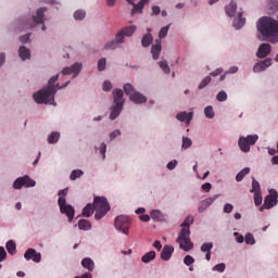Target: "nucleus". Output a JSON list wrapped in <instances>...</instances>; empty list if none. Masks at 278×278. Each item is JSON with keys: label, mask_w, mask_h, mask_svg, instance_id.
I'll use <instances>...</instances> for the list:
<instances>
[{"label": "nucleus", "mask_w": 278, "mask_h": 278, "mask_svg": "<svg viewBox=\"0 0 278 278\" xmlns=\"http://www.w3.org/2000/svg\"><path fill=\"white\" fill-rule=\"evenodd\" d=\"M60 75L52 76L49 81H48V87L46 89L39 90L37 93H34V100L36 103L42 104L45 103L46 105H55V92L58 90H62V88H66L68 84H71V80H67L64 85L60 86L58 84L55 86V81H58Z\"/></svg>", "instance_id": "f257e3e1"}, {"label": "nucleus", "mask_w": 278, "mask_h": 278, "mask_svg": "<svg viewBox=\"0 0 278 278\" xmlns=\"http://www.w3.org/2000/svg\"><path fill=\"white\" fill-rule=\"evenodd\" d=\"M256 29L258 34L264 38V40H268L273 45L278 42V22L277 20H273V17L263 16L256 23Z\"/></svg>", "instance_id": "f03ea898"}, {"label": "nucleus", "mask_w": 278, "mask_h": 278, "mask_svg": "<svg viewBox=\"0 0 278 278\" xmlns=\"http://www.w3.org/2000/svg\"><path fill=\"white\" fill-rule=\"evenodd\" d=\"M194 223V217L188 216L181 224V230L178 233V238L176 239V242L179 243V248L182 249V251H192L194 249V243H192V240H190V225Z\"/></svg>", "instance_id": "7ed1b4c3"}, {"label": "nucleus", "mask_w": 278, "mask_h": 278, "mask_svg": "<svg viewBox=\"0 0 278 278\" xmlns=\"http://www.w3.org/2000/svg\"><path fill=\"white\" fill-rule=\"evenodd\" d=\"M124 93L122 89H114L113 90V103L114 105L111 108L110 119L116 121L121 113L123 112V105H125V99H123Z\"/></svg>", "instance_id": "20e7f679"}, {"label": "nucleus", "mask_w": 278, "mask_h": 278, "mask_svg": "<svg viewBox=\"0 0 278 278\" xmlns=\"http://www.w3.org/2000/svg\"><path fill=\"white\" fill-rule=\"evenodd\" d=\"M68 194V188L62 189L59 191V207L61 214H65L68 218V222L73 220L75 218V208L71 204H66V195Z\"/></svg>", "instance_id": "39448f33"}, {"label": "nucleus", "mask_w": 278, "mask_h": 278, "mask_svg": "<svg viewBox=\"0 0 278 278\" xmlns=\"http://www.w3.org/2000/svg\"><path fill=\"white\" fill-rule=\"evenodd\" d=\"M124 92L129 97V100L132 101V103H147V97L136 91L131 84L124 85Z\"/></svg>", "instance_id": "423d86ee"}, {"label": "nucleus", "mask_w": 278, "mask_h": 278, "mask_svg": "<svg viewBox=\"0 0 278 278\" xmlns=\"http://www.w3.org/2000/svg\"><path fill=\"white\" fill-rule=\"evenodd\" d=\"M257 140H260V136L249 135L247 137H240L238 144L243 153H249V151H251V147H253Z\"/></svg>", "instance_id": "0eeeda50"}, {"label": "nucleus", "mask_w": 278, "mask_h": 278, "mask_svg": "<svg viewBox=\"0 0 278 278\" xmlns=\"http://www.w3.org/2000/svg\"><path fill=\"white\" fill-rule=\"evenodd\" d=\"M278 203V192L275 189L269 190V194L266 195L264 200V204L260 206V212H264V210H273L275 205Z\"/></svg>", "instance_id": "6e6552de"}, {"label": "nucleus", "mask_w": 278, "mask_h": 278, "mask_svg": "<svg viewBox=\"0 0 278 278\" xmlns=\"http://www.w3.org/2000/svg\"><path fill=\"white\" fill-rule=\"evenodd\" d=\"M129 227H131V220L125 215H119L115 218V228L117 231H122L125 236H129Z\"/></svg>", "instance_id": "1a4fd4ad"}, {"label": "nucleus", "mask_w": 278, "mask_h": 278, "mask_svg": "<svg viewBox=\"0 0 278 278\" xmlns=\"http://www.w3.org/2000/svg\"><path fill=\"white\" fill-rule=\"evenodd\" d=\"M23 186H25V188H34V186H36V181L34 179H30L29 176H24L17 178L13 184V188L15 190H21Z\"/></svg>", "instance_id": "9d476101"}, {"label": "nucleus", "mask_w": 278, "mask_h": 278, "mask_svg": "<svg viewBox=\"0 0 278 278\" xmlns=\"http://www.w3.org/2000/svg\"><path fill=\"white\" fill-rule=\"evenodd\" d=\"M93 207L94 210H103L110 212V203L108 199L103 197H96L93 200Z\"/></svg>", "instance_id": "9b49d317"}, {"label": "nucleus", "mask_w": 278, "mask_h": 278, "mask_svg": "<svg viewBox=\"0 0 278 278\" xmlns=\"http://www.w3.org/2000/svg\"><path fill=\"white\" fill-rule=\"evenodd\" d=\"M24 257L27 261L33 260V262H35L36 264L42 262V255L31 248L26 250V252L24 253Z\"/></svg>", "instance_id": "f8f14e48"}, {"label": "nucleus", "mask_w": 278, "mask_h": 278, "mask_svg": "<svg viewBox=\"0 0 278 278\" xmlns=\"http://www.w3.org/2000/svg\"><path fill=\"white\" fill-rule=\"evenodd\" d=\"M81 63H74L70 67H65L62 71V75H74L73 77H77L81 72Z\"/></svg>", "instance_id": "ddd939ff"}, {"label": "nucleus", "mask_w": 278, "mask_h": 278, "mask_svg": "<svg viewBox=\"0 0 278 278\" xmlns=\"http://www.w3.org/2000/svg\"><path fill=\"white\" fill-rule=\"evenodd\" d=\"M270 51H273V47L270 46V43H262L258 47L256 56L260 59L267 58V55H270Z\"/></svg>", "instance_id": "4468645a"}, {"label": "nucleus", "mask_w": 278, "mask_h": 278, "mask_svg": "<svg viewBox=\"0 0 278 278\" xmlns=\"http://www.w3.org/2000/svg\"><path fill=\"white\" fill-rule=\"evenodd\" d=\"M270 64H273V59L267 58L264 61L256 63L253 67V71L254 73H262V71H266Z\"/></svg>", "instance_id": "2eb2a0df"}, {"label": "nucleus", "mask_w": 278, "mask_h": 278, "mask_svg": "<svg viewBox=\"0 0 278 278\" xmlns=\"http://www.w3.org/2000/svg\"><path fill=\"white\" fill-rule=\"evenodd\" d=\"M216 199H218V195H213L211 198H206L205 200H203L202 202H200V205L198 207V211L200 213H203L207 210V207H210V205H212V203H214L216 201Z\"/></svg>", "instance_id": "dca6fc26"}, {"label": "nucleus", "mask_w": 278, "mask_h": 278, "mask_svg": "<svg viewBox=\"0 0 278 278\" xmlns=\"http://www.w3.org/2000/svg\"><path fill=\"white\" fill-rule=\"evenodd\" d=\"M175 252V248L172 245H165L161 252V260L164 262H168L170 257H173V253Z\"/></svg>", "instance_id": "f3484780"}, {"label": "nucleus", "mask_w": 278, "mask_h": 278, "mask_svg": "<svg viewBox=\"0 0 278 278\" xmlns=\"http://www.w3.org/2000/svg\"><path fill=\"white\" fill-rule=\"evenodd\" d=\"M151 53L153 60H160V53H162V41L160 39L155 40V45L151 48Z\"/></svg>", "instance_id": "a211bd4d"}, {"label": "nucleus", "mask_w": 278, "mask_h": 278, "mask_svg": "<svg viewBox=\"0 0 278 278\" xmlns=\"http://www.w3.org/2000/svg\"><path fill=\"white\" fill-rule=\"evenodd\" d=\"M176 118L181 123H186V125H190V121H192V112H179L176 115Z\"/></svg>", "instance_id": "6ab92c4d"}, {"label": "nucleus", "mask_w": 278, "mask_h": 278, "mask_svg": "<svg viewBox=\"0 0 278 278\" xmlns=\"http://www.w3.org/2000/svg\"><path fill=\"white\" fill-rule=\"evenodd\" d=\"M45 12H47L46 8H40L37 10V15L33 16V23H35V25L45 23Z\"/></svg>", "instance_id": "aec40b11"}, {"label": "nucleus", "mask_w": 278, "mask_h": 278, "mask_svg": "<svg viewBox=\"0 0 278 278\" xmlns=\"http://www.w3.org/2000/svg\"><path fill=\"white\" fill-rule=\"evenodd\" d=\"M226 14L227 16H229L230 18L236 16V11L238 10V4L233 1H231L226 8Z\"/></svg>", "instance_id": "412c9836"}, {"label": "nucleus", "mask_w": 278, "mask_h": 278, "mask_svg": "<svg viewBox=\"0 0 278 278\" xmlns=\"http://www.w3.org/2000/svg\"><path fill=\"white\" fill-rule=\"evenodd\" d=\"M18 54H20L21 60H23V62H25V60H29V58H31V52L25 46L20 47Z\"/></svg>", "instance_id": "4be33fe9"}, {"label": "nucleus", "mask_w": 278, "mask_h": 278, "mask_svg": "<svg viewBox=\"0 0 278 278\" xmlns=\"http://www.w3.org/2000/svg\"><path fill=\"white\" fill-rule=\"evenodd\" d=\"M92 214H94V205L89 203L83 208V216H85V218H90Z\"/></svg>", "instance_id": "5701e85b"}, {"label": "nucleus", "mask_w": 278, "mask_h": 278, "mask_svg": "<svg viewBox=\"0 0 278 278\" xmlns=\"http://www.w3.org/2000/svg\"><path fill=\"white\" fill-rule=\"evenodd\" d=\"M78 228L83 231H88L89 229L92 228V224H90V222L87 219H80L78 222Z\"/></svg>", "instance_id": "b1692460"}, {"label": "nucleus", "mask_w": 278, "mask_h": 278, "mask_svg": "<svg viewBox=\"0 0 278 278\" xmlns=\"http://www.w3.org/2000/svg\"><path fill=\"white\" fill-rule=\"evenodd\" d=\"M153 260H155V251H150L141 257L143 264H149V262H153Z\"/></svg>", "instance_id": "393cba45"}, {"label": "nucleus", "mask_w": 278, "mask_h": 278, "mask_svg": "<svg viewBox=\"0 0 278 278\" xmlns=\"http://www.w3.org/2000/svg\"><path fill=\"white\" fill-rule=\"evenodd\" d=\"M134 8L130 12L131 16H134V14H142V10H144V2L140 1L138 4H132Z\"/></svg>", "instance_id": "a878e982"}, {"label": "nucleus", "mask_w": 278, "mask_h": 278, "mask_svg": "<svg viewBox=\"0 0 278 278\" xmlns=\"http://www.w3.org/2000/svg\"><path fill=\"white\" fill-rule=\"evenodd\" d=\"M81 266H84V268H87V270H94V262L91 258H84L81 261Z\"/></svg>", "instance_id": "bb28decb"}, {"label": "nucleus", "mask_w": 278, "mask_h": 278, "mask_svg": "<svg viewBox=\"0 0 278 278\" xmlns=\"http://www.w3.org/2000/svg\"><path fill=\"white\" fill-rule=\"evenodd\" d=\"M152 42H153V35L151 34L144 35L141 39L142 47H149L152 45Z\"/></svg>", "instance_id": "cd10ccee"}, {"label": "nucleus", "mask_w": 278, "mask_h": 278, "mask_svg": "<svg viewBox=\"0 0 278 278\" xmlns=\"http://www.w3.org/2000/svg\"><path fill=\"white\" fill-rule=\"evenodd\" d=\"M249 173H251V168H249V167L243 168L241 172H239L237 174L236 180L242 181V179H244V177H247V175H249Z\"/></svg>", "instance_id": "c85d7f7f"}, {"label": "nucleus", "mask_w": 278, "mask_h": 278, "mask_svg": "<svg viewBox=\"0 0 278 278\" xmlns=\"http://www.w3.org/2000/svg\"><path fill=\"white\" fill-rule=\"evenodd\" d=\"M7 251L10 253V255H14L16 253V243L12 240L7 242Z\"/></svg>", "instance_id": "c756f323"}, {"label": "nucleus", "mask_w": 278, "mask_h": 278, "mask_svg": "<svg viewBox=\"0 0 278 278\" xmlns=\"http://www.w3.org/2000/svg\"><path fill=\"white\" fill-rule=\"evenodd\" d=\"M252 193H260L262 192V187L260 186V182L255 180V178L252 179V189L250 190Z\"/></svg>", "instance_id": "7c9ffc66"}, {"label": "nucleus", "mask_w": 278, "mask_h": 278, "mask_svg": "<svg viewBox=\"0 0 278 278\" xmlns=\"http://www.w3.org/2000/svg\"><path fill=\"white\" fill-rule=\"evenodd\" d=\"M160 68L165 73V75H170V66H168L167 61H161L159 62Z\"/></svg>", "instance_id": "2f4dec72"}, {"label": "nucleus", "mask_w": 278, "mask_h": 278, "mask_svg": "<svg viewBox=\"0 0 278 278\" xmlns=\"http://www.w3.org/2000/svg\"><path fill=\"white\" fill-rule=\"evenodd\" d=\"M58 140H60V132L54 131L48 137L49 144H55Z\"/></svg>", "instance_id": "473e14b6"}, {"label": "nucleus", "mask_w": 278, "mask_h": 278, "mask_svg": "<svg viewBox=\"0 0 278 278\" xmlns=\"http://www.w3.org/2000/svg\"><path fill=\"white\" fill-rule=\"evenodd\" d=\"M125 30L121 29L116 36H115V41L117 42V45H123V42H125Z\"/></svg>", "instance_id": "72a5a7b5"}, {"label": "nucleus", "mask_w": 278, "mask_h": 278, "mask_svg": "<svg viewBox=\"0 0 278 278\" xmlns=\"http://www.w3.org/2000/svg\"><path fill=\"white\" fill-rule=\"evenodd\" d=\"M170 29V24L164 26L161 28L160 33H159V40L164 39L166 36H168V30Z\"/></svg>", "instance_id": "f704fd0d"}, {"label": "nucleus", "mask_w": 278, "mask_h": 278, "mask_svg": "<svg viewBox=\"0 0 278 278\" xmlns=\"http://www.w3.org/2000/svg\"><path fill=\"white\" fill-rule=\"evenodd\" d=\"M118 47V43L115 40H111L104 45L105 51H114Z\"/></svg>", "instance_id": "c9c22d12"}, {"label": "nucleus", "mask_w": 278, "mask_h": 278, "mask_svg": "<svg viewBox=\"0 0 278 278\" xmlns=\"http://www.w3.org/2000/svg\"><path fill=\"white\" fill-rule=\"evenodd\" d=\"M81 175H84V172L81 169H74L71 173L70 178L72 181H75V179H79V177H81Z\"/></svg>", "instance_id": "e433bc0d"}, {"label": "nucleus", "mask_w": 278, "mask_h": 278, "mask_svg": "<svg viewBox=\"0 0 278 278\" xmlns=\"http://www.w3.org/2000/svg\"><path fill=\"white\" fill-rule=\"evenodd\" d=\"M74 18L75 21H84V18H86V11L84 10H77L74 13Z\"/></svg>", "instance_id": "4c0bfd02"}, {"label": "nucleus", "mask_w": 278, "mask_h": 278, "mask_svg": "<svg viewBox=\"0 0 278 278\" xmlns=\"http://www.w3.org/2000/svg\"><path fill=\"white\" fill-rule=\"evenodd\" d=\"M122 31H124V35L126 36H134V33L136 31V26H126L122 28Z\"/></svg>", "instance_id": "58836bf2"}, {"label": "nucleus", "mask_w": 278, "mask_h": 278, "mask_svg": "<svg viewBox=\"0 0 278 278\" xmlns=\"http://www.w3.org/2000/svg\"><path fill=\"white\" fill-rule=\"evenodd\" d=\"M212 249H214V244L212 242L203 243L201 247L202 253H210L212 252Z\"/></svg>", "instance_id": "ea45409f"}, {"label": "nucleus", "mask_w": 278, "mask_h": 278, "mask_svg": "<svg viewBox=\"0 0 278 278\" xmlns=\"http://www.w3.org/2000/svg\"><path fill=\"white\" fill-rule=\"evenodd\" d=\"M108 212L109 211L96 208V214H94L96 220H101V218H103L105 214H108Z\"/></svg>", "instance_id": "a19ab883"}, {"label": "nucleus", "mask_w": 278, "mask_h": 278, "mask_svg": "<svg viewBox=\"0 0 278 278\" xmlns=\"http://www.w3.org/2000/svg\"><path fill=\"white\" fill-rule=\"evenodd\" d=\"M190 147H192V139L188 138V137H182V149H190Z\"/></svg>", "instance_id": "79ce46f5"}, {"label": "nucleus", "mask_w": 278, "mask_h": 278, "mask_svg": "<svg viewBox=\"0 0 278 278\" xmlns=\"http://www.w3.org/2000/svg\"><path fill=\"white\" fill-rule=\"evenodd\" d=\"M262 192L254 193V205H256V207H260V205H262Z\"/></svg>", "instance_id": "37998d69"}, {"label": "nucleus", "mask_w": 278, "mask_h": 278, "mask_svg": "<svg viewBox=\"0 0 278 278\" xmlns=\"http://www.w3.org/2000/svg\"><path fill=\"white\" fill-rule=\"evenodd\" d=\"M212 81V77L206 76L199 85V90H203L205 86H208V84Z\"/></svg>", "instance_id": "c03bdc74"}, {"label": "nucleus", "mask_w": 278, "mask_h": 278, "mask_svg": "<svg viewBox=\"0 0 278 278\" xmlns=\"http://www.w3.org/2000/svg\"><path fill=\"white\" fill-rule=\"evenodd\" d=\"M204 114L206 118H214V109L212 106H206L204 109Z\"/></svg>", "instance_id": "a18cd8bd"}, {"label": "nucleus", "mask_w": 278, "mask_h": 278, "mask_svg": "<svg viewBox=\"0 0 278 278\" xmlns=\"http://www.w3.org/2000/svg\"><path fill=\"white\" fill-rule=\"evenodd\" d=\"M217 101L223 102L227 101V92L225 91H219L216 96Z\"/></svg>", "instance_id": "49530a36"}, {"label": "nucleus", "mask_w": 278, "mask_h": 278, "mask_svg": "<svg viewBox=\"0 0 278 278\" xmlns=\"http://www.w3.org/2000/svg\"><path fill=\"white\" fill-rule=\"evenodd\" d=\"M184 264H186V266H191V264H194V257L191 255H186L184 258Z\"/></svg>", "instance_id": "de8ad7c7"}, {"label": "nucleus", "mask_w": 278, "mask_h": 278, "mask_svg": "<svg viewBox=\"0 0 278 278\" xmlns=\"http://www.w3.org/2000/svg\"><path fill=\"white\" fill-rule=\"evenodd\" d=\"M225 263H219L213 267V270H217V273H225Z\"/></svg>", "instance_id": "09e8293b"}, {"label": "nucleus", "mask_w": 278, "mask_h": 278, "mask_svg": "<svg viewBox=\"0 0 278 278\" xmlns=\"http://www.w3.org/2000/svg\"><path fill=\"white\" fill-rule=\"evenodd\" d=\"M245 244H255V237L251 233L245 235Z\"/></svg>", "instance_id": "8fccbe9b"}, {"label": "nucleus", "mask_w": 278, "mask_h": 278, "mask_svg": "<svg viewBox=\"0 0 278 278\" xmlns=\"http://www.w3.org/2000/svg\"><path fill=\"white\" fill-rule=\"evenodd\" d=\"M105 66H106V61L105 59H100L98 61V70L99 71H105Z\"/></svg>", "instance_id": "3c124183"}, {"label": "nucleus", "mask_w": 278, "mask_h": 278, "mask_svg": "<svg viewBox=\"0 0 278 278\" xmlns=\"http://www.w3.org/2000/svg\"><path fill=\"white\" fill-rule=\"evenodd\" d=\"M103 90L104 92H110V90H112V83L110 80L103 83Z\"/></svg>", "instance_id": "603ef678"}, {"label": "nucleus", "mask_w": 278, "mask_h": 278, "mask_svg": "<svg viewBox=\"0 0 278 278\" xmlns=\"http://www.w3.org/2000/svg\"><path fill=\"white\" fill-rule=\"evenodd\" d=\"M5 257H8V253L5 252V248L0 247V262L5 261Z\"/></svg>", "instance_id": "864d4df0"}, {"label": "nucleus", "mask_w": 278, "mask_h": 278, "mask_svg": "<svg viewBox=\"0 0 278 278\" xmlns=\"http://www.w3.org/2000/svg\"><path fill=\"white\" fill-rule=\"evenodd\" d=\"M224 212L225 214H231V212H233V204H229V203L225 204Z\"/></svg>", "instance_id": "5fc2aeb1"}, {"label": "nucleus", "mask_w": 278, "mask_h": 278, "mask_svg": "<svg viewBox=\"0 0 278 278\" xmlns=\"http://www.w3.org/2000/svg\"><path fill=\"white\" fill-rule=\"evenodd\" d=\"M269 8H270V10H274V12H277L278 11V1L277 0L269 1Z\"/></svg>", "instance_id": "6e6d98bb"}, {"label": "nucleus", "mask_w": 278, "mask_h": 278, "mask_svg": "<svg viewBox=\"0 0 278 278\" xmlns=\"http://www.w3.org/2000/svg\"><path fill=\"white\" fill-rule=\"evenodd\" d=\"M105 151H108V146L105 143H101L100 144V153H101L103 160H105Z\"/></svg>", "instance_id": "4d7b16f0"}, {"label": "nucleus", "mask_w": 278, "mask_h": 278, "mask_svg": "<svg viewBox=\"0 0 278 278\" xmlns=\"http://www.w3.org/2000/svg\"><path fill=\"white\" fill-rule=\"evenodd\" d=\"M150 216H151V218H153L154 220H160L161 213H160V211H152V212L150 213Z\"/></svg>", "instance_id": "13d9d810"}, {"label": "nucleus", "mask_w": 278, "mask_h": 278, "mask_svg": "<svg viewBox=\"0 0 278 278\" xmlns=\"http://www.w3.org/2000/svg\"><path fill=\"white\" fill-rule=\"evenodd\" d=\"M118 136H121V130H114L110 134V139L114 140V138H118Z\"/></svg>", "instance_id": "bf43d9fd"}, {"label": "nucleus", "mask_w": 278, "mask_h": 278, "mask_svg": "<svg viewBox=\"0 0 278 278\" xmlns=\"http://www.w3.org/2000/svg\"><path fill=\"white\" fill-rule=\"evenodd\" d=\"M139 218L142 223H149L151 220V216L149 215H140Z\"/></svg>", "instance_id": "052dcab7"}, {"label": "nucleus", "mask_w": 278, "mask_h": 278, "mask_svg": "<svg viewBox=\"0 0 278 278\" xmlns=\"http://www.w3.org/2000/svg\"><path fill=\"white\" fill-rule=\"evenodd\" d=\"M202 189H203L205 192H210V190H212V184L206 182V184L202 185Z\"/></svg>", "instance_id": "680f3d73"}, {"label": "nucleus", "mask_w": 278, "mask_h": 278, "mask_svg": "<svg viewBox=\"0 0 278 278\" xmlns=\"http://www.w3.org/2000/svg\"><path fill=\"white\" fill-rule=\"evenodd\" d=\"M223 73V68H217L211 73V77H218Z\"/></svg>", "instance_id": "e2e57ef3"}, {"label": "nucleus", "mask_w": 278, "mask_h": 278, "mask_svg": "<svg viewBox=\"0 0 278 278\" xmlns=\"http://www.w3.org/2000/svg\"><path fill=\"white\" fill-rule=\"evenodd\" d=\"M160 12H161L160 7H157V5L152 7V15L157 16V14H160Z\"/></svg>", "instance_id": "0e129e2a"}, {"label": "nucleus", "mask_w": 278, "mask_h": 278, "mask_svg": "<svg viewBox=\"0 0 278 278\" xmlns=\"http://www.w3.org/2000/svg\"><path fill=\"white\" fill-rule=\"evenodd\" d=\"M21 42H23L24 45L26 42H29V34H26V35H23L21 38H20Z\"/></svg>", "instance_id": "69168bd1"}, {"label": "nucleus", "mask_w": 278, "mask_h": 278, "mask_svg": "<svg viewBox=\"0 0 278 278\" xmlns=\"http://www.w3.org/2000/svg\"><path fill=\"white\" fill-rule=\"evenodd\" d=\"M238 18H239V27H242L244 25V18H242V12L238 13Z\"/></svg>", "instance_id": "338daca9"}, {"label": "nucleus", "mask_w": 278, "mask_h": 278, "mask_svg": "<svg viewBox=\"0 0 278 278\" xmlns=\"http://www.w3.org/2000/svg\"><path fill=\"white\" fill-rule=\"evenodd\" d=\"M175 166H177V161H170L168 164H167V168L169 170H173L175 168Z\"/></svg>", "instance_id": "774afa93"}]
</instances>
